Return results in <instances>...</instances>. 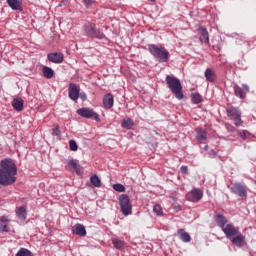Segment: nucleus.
Returning <instances> with one entry per match:
<instances>
[{"label":"nucleus","instance_id":"22","mask_svg":"<svg viewBox=\"0 0 256 256\" xmlns=\"http://www.w3.org/2000/svg\"><path fill=\"white\" fill-rule=\"evenodd\" d=\"M68 169H74L77 175H81V165L79 164V160H75V159L69 160Z\"/></svg>","mask_w":256,"mask_h":256},{"label":"nucleus","instance_id":"27","mask_svg":"<svg viewBox=\"0 0 256 256\" xmlns=\"http://www.w3.org/2000/svg\"><path fill=\"white\" fill-rule=\"evenodd\" d=\"M112 244L115 247V249H118L119 251H121V249H124L125 247V240H121L119 238H113Z\"/></svg>","mask_w":256,"mask_h":256},{"label":"nucleus","instance_id":"36","mask_svg":"<svg viewBox=\"0 0 256 256\" xmlns=\"http://www.w3.org/2000/svg\"><path fill=\"white\" fill-rule=\"evenodd\" d=\"M180 171L184 175H187V173H189V168L187 166L183 165V166H181Z\"/></svg>","mask_w":256,"mask_h":256},{"label":"nucleus","instance_id":"19","mask_svg":"<svg viewBox=\"0 0 256 256\" xmlns=\"http://www.w3.org/2000/svg\"><path fill=\"white\" fill-rule=\"evenodd\" d=\"M72 232L75 235H79L80 237H85L87 235V230L83 224H76L72 227Z\"/></svg>","mask_w":256,"mask_h":256},{"label":"nucleus","instance_id":"13","mask_svg":"<svg viewBox=\"0 0 256 256\" xmlns=\"http://www.w3.org/2000/svg\"><path fill=\"white\" fill-rule=\"evenodd\" d=\"M47 59L50 63L60 64L65 60V56L60 52H52L47 55Z\"/></svg>","mask_w":256,"mask_h":256},{"label":"nucleus","instance_id":"38","mask_svg":"<svg viewBox=\"0 0 256 256\" xmlns=\"http://www.w3.org/2000/svg\"><path fill=\"white\" fill-rule=\"evenodd\" d=\"M209 157H210L211 159H215V157H217V152H216L215 150H211V151L209 152Z\"/></svg>","mask_w":256,"mask_h":256},{"label":"nucleus","instance_id":"32","mask_svg":"<svg viewBox=\"0 0 256 256\" xmlns=\"http://www.w3.org/2000/svg\"><path fill=\"white\" fill-rule=\"evenodd\" d=\"M153 211L156 213V215H163V208L159 204H155L153 207Z\"/></svg>","mask_w":256,"mask_h":256},{"label":"nucleus","instance_id":"12","mask_svg":"<svg viewBox=\"0 0 256 256\" xmlns=\"http://www.w3.org/2000/svg\"><path fill=\"white\" fill-rule=\"evenodd\" d=\"M234 93L236 97H239L240 99H245V97H247V93H249V85L243 84L242 88L238 85H235Z\"/></svg>","mask_w":256,"mask_h":256},{"label":"nucleus","instance_id":"18","mask_svg":"<svg viewBox=\"0 0 256 256\" xmlns=\"http://www.w3.org/2000/svg\"><path fill=\"white\" fill-rule=\"evenodd\" d=\"M6 3L13 11H23L21 0H6Z\"/></svg>","mask_w":256,"mask_h":256},{"label":"nucleus","instance_id":"10","mask_svg":"<svg viewBox=\"0 0 256 256\" xmlns=\"http://www.w3.org/2000/svg\"><path fill=\"white\" fill-rule=\"evenodd\" d=\"M203 199V190L194 188L186 194V200L190 203H199Z\"/></svg>","mask_w":256,"mask_h":256},{"label":"nucleus","instance_id":"7","mask_svg":"<svg viewBox=\"0 0 256 256\" xmlns=\"http://www.w3.org/2000/svg\"><path fill=\"white\" fill-rule=\"evenodd\" d=\"M226 113L232 121H234V124L236 127H241L243 125V121L241 120V110L236 107H230L226 109Z\"/></svg>","mask_w":256,"mask_h":256},{"label":"nucleus","instance_id":"24","mask_svg":"<svg viewBox=\"0 0 256 256\" xmlns=\"http://www.w3.org/2000/svg\"><path fill=\"white\" fill-rule=\"evenodd\" d=\"M16 216L20 221H25V219H27V208L24 206L17 207Z\"/></svg>","mask_w":256,"mask_h":256},{"label":"nucleus","instance_id":"39","mask_svg":"<svg viewBox=\"0 0 256 256\" xmlns=\"http://www.w3.org/2000/svg\"><path fill=\"white\" fill-rule=\"evenodd\" d=\"M83 2L86 7H91V5H93V0H83Z\"/></svg>","mask_w":256,"mask_h":256},{"label":"nucleus","instance_id":"14","mask_svg":"<svg viewBox=\"0 0 256 256\" xmlns=\"http://www.w3.org/2000/svg\"><path fill=\"white\" fill-rule=\"evenodd\" d=\"M9 223H11L9 216H2L0 218V233H9L11 229Z\"/></svg>","mask_w":256,"mask_h":256},{"label":"nucleus","instance_id":"29","mask_svg":"<svg viewBox=\"0 0 256 256\" xmlns=\"http://www.w3.org/2000/svg\"><path fill=\"white\" fill-rule=\"evenodd\" d=\"M90 182L94 187H101V179L99 178V176H97V174H94L90 177Z\"/></svg>","mask_w":256,"mask_h":256},{"label":"nucleus","instance_id":"35","mask_svg":"<svg viewBox=\"0 0 256 256\" xmlns=\"http://www.w3.org/2000/svg\"><path fill=\"white\" fill-rule=\"evenodd\" d=\"M249 132H247L246 130H242L238 132L239 137H241V139H243V141H245V139H247V135Z\"/></svg>","mask_w":256,"mask_h":256},{"label":"nucleus","instance_id":"5","mask_svg":"<svg viewBox=\"0 0 256 256\" xmlns=\"http://www.w3.org/2000/svg\"><path fill=\"white\" fill-rule=\"evenodd\" d=\"M149 53L152 54L155 61H158L159 63H167L169 61V51L163 47V46H157L155 44H150L148 46Z\"/></svg>","mask_w":256,"mask_h":256},{"label":"nucleus","instance_id":"6","mask_svg":"<svg viewBox=\"0 0 256 256\" xmlns=\"http://www.w3.org/2000/svg\"><path fill=\"white\" fill-rule=\"evenodd\" d=\"M118 201L121 212L122 214H124L125 217H128V215H131L133 213V205H131V199L129 198V195H120Z\"/></svg>","mask_w":256,"mask_h":256},{"label":"nucleus","instance_id":"9","mask_svg":"<svg viewBox=\"0 0 256 256\" xmlns=\"http://www.w3.org/2000/svg\"><path fill=\"white\" fill-rule=\"evenodd\" d=\"M230 191L234 195L241 197V199H247V186L245 184L236 182L232 184V186L230 187Z\"/></svg>","mask_w":256,"mask_h":256},{"label":"nucleus","instance_id":"16","mask_svg":"<svg viewBox=\"0 0 256 256\" xmlns=\"http://www.w3.org/2000/svg\"><path fill=\"white\" fill-rule=\"evenodd\" d=\"M204 77L206 81H209V83H215L217 80V74L215 73V70L211 68H207L204 72Z\"/></svg>","mask_w":256,"mask_h":256},{"label":"nucleus","instance_id":"21","mask_svg":"<svg viewBox=\"0 0 256 256\" xmlns=\"http://www.w3.org/2000/svg\"><path fill=\"white\" fill-rule=\"evenodd\" d=\"M196 140L198 143H204V141H207V131H205L202 128H196Z\"/></svg>","mask_w":256,"mask_h":256},{"label":"nucleus","instance_id":"37","mask_svg":"<svg viewBox=\"0 0 256 256\" xmlns=\"http://www.w3.org/2000/svg\"><path fill=\"white\" fill-rule=\"evenodd\" d=\"M79 97L82 101H87V94L85 92H79Z\"/></svg>","mask_w":256,"mask_h":256},{"label":"nucleus","instance_id":"25","mask_svg":"<svg viewBox=\"0 0 256 256\" xmlns=\"http://www.w3.org/2000/svg\"><path fill=\"white\" fill-rule=\"evenodd\" d=\"M121 127L122 129L130 131V129H133V127H135V121L131 118L123 119L121 122Z\"/></svg>","mask_w":256,"mask_h":256},{"label":"nucleus","instance_id":"28","mask_svg":"<svg viewBox=\"0 0 256 256\" xmlns=\"http://www.w3.org/2000/svg\"><path fill=\"white\" fill-rule=\"evenodd\" d=\"M191 101L194 105H199V103H201L203 101V97L199 93H192Z\"/></svg>","mask_w":256,"mask_h":256},{"label":"nucleus","instance_id":"31","mask_svg":"<svg viewBox=\"0 0 256 256\" xmlns=\"http://www.w3.org/2000/svg\"><path fill=\"white\" fill-rule=\"evenodd\" d=\"M113 189L114 191H117L118 193H125V186H123V184H114L113 185Z\"/></svg>","mask_w":256,"mask_h":256},{"label":"nucleus","instance_id":"20","mask_svg":"<svg viewBox=\"0 0 256 256\" xmlns=\"http://www.w3.org/2000/svg\"><path fill=\"white\" fill-rule=\"evenodd\" d=\"M198 33L200 35L201 43H209V32L207 31V28L201 26L198 29Z\"/></svg>","mask_w":256,"mask_h":256},{"label":"nucleus","instance_id":"8","mask_svg":"<svg viewBox=\"0 0 256 256\" xmlns=\"http://www.w3.org/2000/svg\"><path fill=\"white\" fill-rule=\"evenodd\" d=\"M77 114L84 119H94L97 122L101 121V117L91 108H80L77 110Z\"/></svg>","mask_w":256,"mask_h":256},{"label":"nucleus","instance_id":"30","mask_svg":"<svg viewBox=\"0 0 256 256\" xmlns=\"http://www.w3.org/2000/svg\"><path fill=\"white\" fill-rule=\"evenodd\" d=\"M16 256H33V252L27 248H20Z\"/></svg>","mask_w":256,"mask_h":256},{"label":"nucleus","instance_id":"23","mask_svg":"<svg viewBox=\"0 0 256 256\" xmlns=\"http://www.w3.org/2000/svg\"><path fill=\"white\" fill-rule=\"evenodd\" d=\"M42 73L45 79H53L55 77V71L49 66H43Z\"/></svg>","mask_w":256,"mask_h":256},{"label":"nucleus","instance_id":"34","mask_svg":"<svg viewBox=\"0 0 256 256\" xmlns=\"http://www.w3.org/2000/svg\"><path fill=\"white\" fill-rule=\"evenodd\" d=\"M52 135H55L56 137H61V130L59 128V125H56L53 129Z\"/></svg>","mask_w":256,"mask_h":256},{"label":"nucleus","instance_id":"26","mask_svg":"<svg viewBox=\"0 0 256 256\" xmlns=\"http://www.w3.org/2000/svg\"><path fill=\"white\" fill-rule=\"evenodd\" d=\"M178 237L183 241V243H189L191 241V235L184 229L178 230Z\"/></svg>","mask_w":256,"mask_h":256},{"label":"nucleus","instance_id":"3","mask_svg":"<svg viewBox=\"0 0 256 256\" xmlns=\"http://www.w3.org/2000/svg\"><path fill=\"white\" fill-rule=\"evenodd\" d=\"M165 81L171 93H173V95L178 99V101H181L184 97L181 80H179V78L173 75H166Z\"/></svg>","mask_w":256,"mask_h":256},{"label":"nucleus","instance_id":"33","mask_svg":"<svg viewBox=\"0 0 256 256\" xmlns=\"http://www.w3.org/2000/svg\"><path fill=\"white\" fill-rule=\"evenodd\" d=\"M69 147L71 151H77L79 149V146L77 145V142L75 140L69 141Z\"/></svg>","mask_w":256,"mask_h":256},{"label":"nucleus","instance_id":"2","mask_svg":"<svg viewBox=\"0 0 256 256\" xmlns=\"http://www.w3.org/2000/svg\"><path fill=\"white\" fill-rule=\"evenodd\" d=\"M17 181V165L11 158H4L0 162V185L9 187Z\"/></svg>","mask_w":256,"mask_h":256},{"label":"nucleus","instance_id":"40","mask_svg":"<svg viewBox=\"0 0 256 256\" xmlns=\"http://www.w3.org/2000/svg\"><path fill=\"white\" fill-rule=\"evenodd\" d=\"M208 149H209V146L206 145V146L204 147V150H205V151H208Z\"/></svg>","mask_w":256,"mask_h":256},{"label":"nucleus","instance_id":"4","mask_svg":"<svg viewBox=\"0 0 256 256\" xmlns=\"http://www.w3.org/2000/svg\"><path fill=\"white\" fill-rule=\"evenodd\" d=\"M82 35L89 37V39H105V33L97 28V24L87 22L82 26Z\"/></svg>","mask_w":256,"mask_h":256},{"label":"nucleus","instance_id":"17","mask_svg":"<svg viewBox=\"0 0 256 256\" xmlns=\"http://www.w3.org/2000/svg\"><path fill=\"white\" fill-rule=\"evenodd\" d=\"M115 103V100L113 98V94H106L103 98V105L105 109H113V105Z\"/></svg>","mask_w":256,"mask_h":256},{"label":"nucleus","instance_id":"1","mask_svg":"<svg viewBox=\"0 0 256 256\" xmlns=\"http://www.w3.org/2000/svg\"><path fill=\"white\" fill-rule=\"evenodd\" d=\"M214 221L234 247L243 249L247 245V237L239 230V227L231 223L227 224V217L225 215L221 213L215 214Z\"/></svg>","mask_w":256,"mask_h":256},{"label":"nucleus","instance_id":"11","mask_svg":"<svg viewBox=\"0 0 256 256\" xmlns=\"http://www.w3.org/2000/svg\"><path fill=\"white\" fill-rule=\"evenodd\" d=\"M79 93H81V86H79V84L70 83L68 85V97L71 101L77 103L79 100Z\"/></svg>","mask_w":256,"mask_h":256},{"label":"nucleus","instance_id":"15","mask_svg":"<svg viewBox=\"0 0 256 256\" xmlns=\"http://www.w3.org/2000/svg\"><path fill=\"white\" fill-rule=\"evenodd\" d=\"M11 105L15 111L21 112L23 111V105H25V101H23L21 97H15L12 100Z\"/></svg>","mask_w":256,"mask_h":256}]
</instances>
